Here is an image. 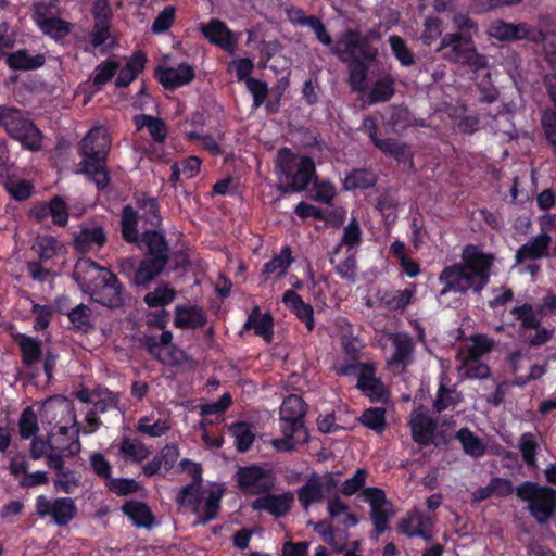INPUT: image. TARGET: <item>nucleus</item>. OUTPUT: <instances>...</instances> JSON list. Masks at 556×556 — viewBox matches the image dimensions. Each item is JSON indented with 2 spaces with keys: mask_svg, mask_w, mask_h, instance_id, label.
Here are the masks:
<instances>
[{
  "mask_svg": "<svg viewBox=\"0 0 556 556\" xmlns=\"http://www.w3.org/2000/svg\"><path fill=\"white\" fill-rule=\"evenodd\" d=\"M377 149L393 157L399 164L408 165L409 169L414 168V154L407 143L388 138L384 141H378Z\"/></svg>",
  "mask_w": 556,
  "mask_h": 556,
  "instance_id": "c756f323",
  "label": "nucleus"
},
{
  "mask_svg": "<svg viewBox=\"0 0 556 556\" xmlns=\"http://www.w3.org/2000/svg\"><path fill=\"white\" fill-rule=\"evenodd\" d=\"M340 480L333 473L327 471L320 476L313 472L308 476L306 482L296 490L298 501L303 509H308L312 505L321 503L326 497L338 492Z\"/></svg>",
  "mask_w": 556,
  "mask_h": 556,
  "instance_id": "0eeeda50",
  "label": "nucleus"
},
{
  "mask_svg": "<svg viewBox=\"0 0 556 556\" xmlns=\"http://www.w3.org/2000/svg\"><path fill=\"white\" fill-rule=\"evenodd\" d=\"M207 319L198 306H177L174 325L180 329L202 328Z\"/></svg>",
  "mask_w": 556,
  "mask_h": 556,
  "instance_id": "7c9ffc66",
  "label": "nucleus"
},
{
  "mask_svg": "<svg viewBox=\"0 0 556 556\" xmlns=\"http://www.w3.org/2000/svg\"><path fill=\"white\" fill-rule=\"evenodd\" d=\"M368 472L364 468H358L352 478L346 479L343 483H339L338 491L345 496L356 494L366 484Z\"/></svg>",
  "mask_w": 556,
  "mask_h": 556,
  "instance_id": "338daca9",
  "label": "nucleus"
},
{
  "mask_svg": "<svg viewBox=\"0 0 556 556\" xmlns=\"http://www.w3.org/2000/svg\"><path fill=\"white\" fill-rule=\"evenodd\" d=\"M390 339L394 346V353L388 359V366L391 368L395 365H402L405 368L413 362V339L407 333H392Z\"/></svg>",
  "mask_w": 556,
  "mask_h": 556,
  "instance_id": "a878e982",
  "label": "nucleus"
},
{
  "mask_svg": "<svg viewBox=\"0 0 556 556\" xmlns=\"http://www.w3.org/2000/svg\"><path fill=\"white\" fill-rule=\"evenodd\" d=\"M77 515V507L72 497H58L53 502L51 517L55 525L67 526Z\"/></svg>",
  "mask_w": 556,
  "mask_h": 556,
  "instance_id": "79ce46f5",
  "label": "nucleus"
},
{
  "mask_svg": "<svg viewBox=\"0 0 556 556\" xmlns=\"http://www.w3.org/2000/svg\"><path fill=\"white\" fill-rule=\"evenodd\" d=\"M510 314L520 321V328L525 330L533 329L534 334H530L526 342L530 348H539L547 343L553 338V330L541 327L542 319L535 314L530 303H523L510 309Z\"/></svg>",
  "mask_w": 556,
  "mask_h": 556,
  "instance_id": "9b49d317",
  "label": "nucleus"
},
{
  "mask_svg": "<svg viewBox=\"0 0 556 556\" xmlns=\"http://www.w3.org/2000/svg\"><path fill=\"white\" fill-rule=\"evenodd\" d=\"M0 127L24 149L39 151L42 147L41 131L21 109L0 105Z\"/></svg>",
  "mask_w": 556,
  "mask_h": 556,
  "instance_id": "20e7f679",
  "label": "nucleus"
},
{
  "mask_svg": "<svg viewBox=\"0 0 556 556\" xmlns=\"http://www.w3.org/2000/svg\"><path fill=\"white\" fill-rule=\"evenodd\" d=\"M389 43L394 58L403 67H409L415 64V55L401 36L391 35Z\"/></svg>",
  "mask_w": 556,
  "mask_h": 556,
  "instance_id": "864d4df0",
  "label": "nucleus"
},
{
  "mask_svg": "<svg viewBox=\"0 0 556 556\" xmlns=\"http://www.w3.org/2000/svg\"><path fill=\"white\" fill-rule=\"evenodd\" d=\"M119 68V63L113 60H106L98 64L94 68L92 76V85L97 90L108 84L116 74Z\"/></svg>",
  "mask_w": 556,
  "mask_h": 556,
  "instance_id": "13d9d810",
  "label": "nucleus"
},
{
  "mask_svg": "<svg viewBox=\"0 0 556 556\" xmlns=\"http://www.w3.org/2000/svg\"><path fill=\"white\" fill-rule=\"evenodd\" d=\"M552 237L541 232L527 243L522 244L515 253L516 264H523L527 261H538L548 257Z\"/></svg>",
  "mask_w": 556,
  "mask_h": 556,
  "instance_id": "6ab92c4d",
  "label": "nucleus"
},
{
  "mask_svg": "<svg viewBox=\"0 0 556 556\" xmlns=\"http://www.w3.org/2000/svg\"><path fill=\"white\" fill-rule=\"evenodd\" d=\"M79 154L84 156L78 164V174H84L97 189L105 190L111 184L108 169V155L111 150V137L103 126L92 127L78 144Z\"/></svg>",
  "mask_w": 556,
  "mask_h": 556,
  "instance_id": "7ed1b4c3",
  "label": "nucleus"
},
{
  "mask_svg": "<svg viewBox=\"0 0 556 556\" xmlns=\"http://www.w3.org/2000/svg\"><path fill=\"white\" fill-rule=\"evenodd\" d=\"M202 483L190 482L184 485L177 493L175 501L181 507H191L194 513H199L202 502Z\"/></svg>",
  "mask_w": 556,
  "mask_h": 556,
  "instance_id": "37998d69",
  "label": "nucleus"
},
{
  "mask_svg": "<svg viewBox=\"0 0 556 556\" xmlns=\"http://www.w3.org/2000/svg\"><path fill=\"white\" fill-rule=\"evenodd\" d=\"M39 431L38 417L31 406L23 409L18 420V432L23 440L35 437Z\"/></svg>",
  "mask_w": 556,
  "mask_h": 556,
  "instance_id": "bf43d9fd",
  "label": "nucleus"
},
{
  "mask_svg": "<svg viewBox=\"0 0 556 556\" xmlns=\"http://www.w3.org/2000/svg\"><path fill=\"white\" fill-rule=\"evenodd\" d=\"M195 77L191 65L182 62L177 67L159 65L155 68V78L166 90H176L190 84Z\"/></svg>",
  "mask_w": 556,
  "mask_h": 556,
  "instance_id": "dca6fc26",
  "label": "nucleus"
},
{
  "mask_svg": "<svg viewBox=\"0 0 556 556\" xmlns=\"http://www.w3.org/2000/svg\"><path fill=\"white\" fill-rule=\"evenodd\" d=\"M15 341L21 351L22 363L25 367H31L42 356L41 341L23 333L15 336Z\"/></svg>",
  "mask_w": 556,
  "mask_h": 556,
  "instance_id": "473e14b6",
  "label": "nucleus"
},
{
  "mask_svg": "<svg viewBox=\"0 0 556 556\" xmlns=\"http://www.w3.org/2000/svg\"><path fill=\"white\" fill-rule=\"evenodd\" d=\"M175 299V291L168 287H157L154 291L148 292L143 301L149 307H164Z\"/></svg>",
  "mask_w": 556,
  "mask_h": 556,
  "instance_id": "0e129e2a",
  "label": "nucleus"
},
{
  "mask_svg": "<svg viewBox=\"0 0 556 556\" xmlns=\"http://www.w3.org/2000/svg\"><path fill=\"white\" fill-rule=\"evenodd\" d=\"M5 63L14 72H28L42 67L46 56L41 53L31 55L27 49H20L9 53Z\"/></svg>",
  "mask_w": 556,
  "mask_h": 556,
  "instance_id": "cd10ccee",
  "label": "nucleus"
},
{
  "mask_svg": "<svg viewBox=\"0 0 556 556\" xmlns=\"http://www.w3.org/2000/svg\"><path fill=\"white\" fill-rule=\"evenodd\" d=\"M68 320L72 329L77 333L88 334L96 329L91 308L84 303L74 306L70 313Z\"/></svg>",
  "mask_w": 556,
  "mask_h": 556,
  "instance_id": "e433bc0d",
  "label": "nucleus"
},
{
  "mask_svg": "<svg viewBox=\"0 0 556 556\" xmlns=\"http://www.w3.org/2000/svg\"><path fill=\"white\" fill-rule=\"evenodd\" d=\"M393 515V505L392 506H378L374 507L370 510V518L374 525V531L377 535L382 534L387 531L389 527V520Z\"/></svg>",
  "mask_w": 556,
  "mask_h": 556,
  "instance_id": "69168bd1",
  "label": "nucleus"
},
{
  "mask_svg": "<svg viewBox=\"0 0 556 556\" xmlns=\"http://www.w3.org/2000/svg\"><path fill=\"white\" fill-rule=\"evenodd\" d=\"M307 413V406L302 396L290 394L285 397L279 409L280 431L298 433L299 442H308V432L305 428L304 418Z\"/></svg>",
  "mask_w": 556,
  "mask_h": 556,
  "instance_id": "6e6552de",
  "label": "nucleus"
},
{
  "mask_svg": "<svg viewBox=\"0 0 556 556\" xmlns=\"http://www.w3.org/2000/svg\"><path fill=\"white\" fill-rule=\"evenodd\" d=\"M349 64V85L354 91H364L369 67L362 59L351 60Z\"/></svg>",
  "mask_w": 556,
  "mask_h": 556,
  "instance_id": "3c124183",
  "label": "nucleus"
},
{
  "mask_svg": "<svg viewBox=\"0 0 556 556\" xmlns=\"http://www.w3.org/2000/svg\"><path fill=\"white\" fill-rule=\"evenodd\" d=\"M361 370L356 372V388L368 397L370 403L386 404L389 401L390 392L381 378L377 377V366L372 362L358 365Z\"/></svg>",
  "mask_w": 556,
  "mask_h": 556,
  "instance_id": "f8f14e48",
  "label": "nucleus"
},
{
  "mask_svg": "<svg viewBox=\"0 0 556 556\" xmlns=\"http://www.w3.org/2000/svg\"><path fill=\"white\" fill-rule=\"evenodd\" d=\"M200 31L210 43L229 54H235L239 37L222 20L211 18L200 26Z\"/></svg>",
  "mask_w": 556,
  "mask_h": 556,
  "instance_id": "4468645a",
  "label": "nucleus"
},
{
  "mask_svg": "<svg viewBox=\"0 0 556 556\" xmlns=\"http://www.w3.org/2000/svg\"><path fill=\"white\" fill-rule=\"evenodd\" d=\"M455 438L460 442L465 454L473 458H480L485 454V445L482 439L476 435L469 428L464 427L459 429Z\"/></svg>",
  "mask_w": 556,
  "mask_h": 556,
  "instance_id": "a19ab883",
  "label": "nucleus"
},
{
  "mask_svg": "<svg viewBox=\"0 0 556 556\" xmlns=\"http://www.w3.org/2000/svg\"><path fill=\"white\" fill-rule=\"evenodd\" d=\"M173 340V333L169 330H164L160 336H148L146 334L141 343L148 351V353L159 362L163 363L161 358V349L170 344Z\"/></svg>",
  "mask_w": 556,
  "mask_h": 556,
  "instance_id": "6e6d98bb",
  "label": "nucleus"
},
{
  "mask_svg": "<svg viewBox=\"0 0 556 556\" xmlns=\"http://www.w3.org/2000/svg\"><path fill=\"white\" fill-rule=\"evenodd\" d=\"M494 341L485 334H475L471 338V345L467 351V358L470 361H479L481 357L492 351Z\"/></svg>",
  "mask_w": 556,
  "mask_h": 556,
  "instance_id": "680f3d73",
  "label": "nucleus"
},
{
  "mask_svg": "<svg viewBox=\"0 0 556 556\" xmlns=\"http://www.w3.org/2000/svg\"><path fill=\"white\" fill-rule=\"evenodd\" d=\"M121 235L127 243H138L141 235L138 230V213L131 205H125L121 213Z\"/></svg>",
  "mask_w": 556,
  "mask_h": 556,
  "instance_id": "c9c22d12",
  "label": "nucleus"
},
{
  "mask_svg": "<svg viewBox=\"0 0 556 556\" xmlns=\"http://www.w3.org/2000/svg\"><path fill=\"white\" fill-rule=\"evenodd\" d=\"M539 450V443L535 435L532 432H525L519 439V451L522 460L529 467H536V455Z\"/></svg>",
  "mask_w": 556,
  "mask_h": 556,
  "instance_id": "4d7b16f0",
  "label": "nucleus"
},
{
  "mask_svg": "<svg viewBox=\"0 0 556 556\" xmlns=\"http://www.w3.org/2000/svg\"><path fill=\"white\" fill-rule=\"evenodd\" d=\"M106 241L108 237L102 226L84 225L80 230L74 235L73 248L76 252L85 254L103 248Z\"/></svg>",
  "mask_w": 556,
  "mask_h": 556,
  "instance_id": "a211bd4d",
  "label": "nucleus"
},
{
  "mask_svg": "<svg viewBox=\"0 0 556 556\" xmlns=\"http://www.w3.org/2000/svg\"><path fill=\"white\" fill-rule=\"evenodd\" d=\"M106 485L111 492L118 496L134 494L140 489L137 481L128 478H112Z\"/></svg>",
  "mask_w": 556,
  "mask_h": 556,
  "instance_id": "774afa93",
  "label": "nucleus"
},
{
  "mask_svg": "<svg viewBox=\"0 0 556 556\" xmlns=\"http://www.w3.org/2000/svg\"><path fill=\"white\" fill-rule=\"evenodd\" d=\"M119 455L125 460L139 464L149 457L150 451L140 441L125 437L119 444Z\"/></svg>",
  "mask_w": 556,
  "mask_h": 556,
  "instance_id": "49530a36",
  "label": "nucleus"
},
{
  "mask_svg": "<svg viewBox=\"0 0 556 556\" xmlns=\"http://www.w3.org/2000/svg\"><path fill=\"white\" fill-rule=\"evenodd\" d=\"M79 485L80 475L77 471L68 467H64L62 470L55 472V478L53 479V486L56 492L71 494L74 492V489Z\"/></svg>",
  "mask_w": 556,
  "mask_h": 556,
  "instance_id": "8fccbe9b",
  "label": "nucleus"
},
{
  "mask_svg": "<svg viewBox=\"0 0 556 556\" xmlns=\"http://www.w3.org/2000/svg\"><path fill=\"white\" fill-rule=\"evenodd\" d=\"M425 516L421 514L408 513L406 518L399 522V532L408 538H421L430 540V535L424 530Z\"/></svg>",
  "mask_w": 556,
  "mask_h": 556,
  "instance_id": "c03bdc74",
  "label": "nucleus"
},
{
  "mask_svg": "<svg viewBox=\"0 0 556 556\" xmlns=\"http://www.w3.org/2000/svg\"><path fill=\"white\" fill-rule=\"evenodd\" d=\"M516 495L528 503V510L540 525H546L556 514V490L540 485L533 481H525L516 488Z\"/></svg>",
  "mask_w": 556,
  "mask_h": 556,
  "instance_id": "423d86ee",
  "label": "nucleus"
},
{
  "mask_svg": "<svg viewBox=\"0 0 556 556\" xmlns=\"http://www.w3.org/2000/svg\"><path fill=\"white\" fill-rule=\"evenodd\" d=\"M460 260L444 266L439 274L438 281L443 286L437 295L439 300L448 293L465 295L469 290L480 294L489 285L495 261L493 254L469 243L463 248Z\"/></svg>",
  "mask_w": 556,
  "mask_h": 556,
  "instance_id": "f257e3e1",
  "label": "nucleus"
},
{
  "mask_svg": "<svg viewBox=\"0 0 556 556\" xmlns=\"http://www.w3.org/2000/svg\"><path fill=\"white\" fill-rule=\"evenodd\" d=\"M295 168V154L292 150L287 147L279 149L275 161L276 174L287 180L292 177V173Z\"/></svg>",
  "mask_w": 556,
  "mask_h": 556,
  "instance_id": "5fc2aeb1",
  "label": "nucleus"
},
{
  "mask_svg": "<svg viewBox=\"0 0 556 556\" xmlns=\"http://www.w3.org/2000/svg\"><path fill=\"white\" fill-rule=\"evenodd\" d=\"M530 30L527 23L511 24L497 20L492 23L489 34L500 41H511L529 38Z\"/></svg>",
  "mask_w": 556,
  "mask_h": 556,
  "instance_id": "bb28decb",
  "label": "nucleus"
},
{
  "mask_svg": "<svg viewBox=\"0 0 556 556\" xmlns=\"http://www.w3.org/2000/svg\"><path fill=\"white\" fill-rule=\"evenodd\" d=\"M315 173L314 161L309 156H303L296 164L292 177L287 179L286 184L279 182L276 188L281 195L302 192L308 187Z\"/></svg>",
  "mask_w": 556,
  "mask_h": 556,
  "instance_id": "2eb2a0df",
  "label": "nucleus"
},
{
  "mask_svg": "<svg viewBox=\"0 0 556 556\" xmlns=\"http://www.w3.org/2000/svg\"><path fill=\"white\" fill-rule=\"evenodd\" d=\"M140 242L146 248V257L154 258L168 264L169 244L162 227L144 230L141 233Z\"/></svg>",
  "mask_w": 556,
  "mask_h": 556,
  "instance_id": "aec40b11",
  "label": "nucleus"
},
{
  "mask_svg": "<svg viewBox=\"0 0 556 556\" xmlns=\"http://www.w3.org/2000/svg\"><path fill=\"white\" fill-rule=\"evenodd\" d=\"M358 421L366 428L380 434L387 428L386 408L384 407L366 408L359 416Z\"/></svg>",
  "mask_w": 556,
  "mask_h": 556,
  "instance_id": "09e8293b",
  "label": "nucleus"
},
{
  "mask_svg": "<svg viewBox=\"0 0 556 556\" xmlns=\"http://www.w3.org/2000/svg\"><path fill=\"white\" fill-rule=\"evenodd\" d=\"M282 302L302 323L312 331L315 327L314 309L308 303H305L301 295L294 290H287L282 294Z\"/></svg>",
  "mask_w": 556,
  "mask_h": 556,
  "instance_id": "393cba45",
  "label": "nucleus"
},
{
  "mask_svg": "<svg viewBox=\"0 0 556 556\" xmlns=\"http://www.w3.org/2000/svg\"><path fill=\"white\" fill-rule=\"evenodd\" d=\"M49 213L54 225L65 227L68 223V205L61 195H54L49 201Z\"/></svg>",
  "mask_w": 556,
  "mask_h": 556,
  "instance_id": "e2e57ef3",
  "label": "nucleus"
},
{
  "mask_svg": "<svg viewBox=\"0 0 556 556\" xmlns=\"http://www.w3.org/2000/svg\"><path fill=\"white\" fill-rule=\"evenodd\" d=\"M342 350L345 362L334 364L332 369L339 377L355 376L361 370V367L357 365L365 364L361 362V346L352 339H344L342 341Z\"/></svg>",
  "mask_w": 556,
  "mask_h": 556,
  "instance_id": "4be33fe9",
  "label": "nucleus"
},
{
  "mask_svg": "<svg viewBox=\"0 0 556 556\" xmlns=\"http://www.w3.org/2000/svg\"><path fill=\"white\" fill-rule=\"evenodd\" d=\"M132 121L138 131L147 128L153 140V143L147 150L148 157L153 161H164L165 149L163 143L168 136V128L164 119L149 114H138L134 116Z\"/></svg>",
  "mask_w": 556,
  "mask_h": 556,
  "instance_id": "9d476101",
  "label": "nucleus"
},
{
  "mask_svg": "<svg viewBox=\"0 0 556 556\" xmlns=\"http://www.w3.org/2000/svg\"><path fill=\"white\" fill-rule=\"evenodd\" d=\"M223 492L211 490L202 508L198 514V523L206 525L217 518L220 510Z\"/></svg>",
  "mask_w": 556,
  "mask_h": 556,
  "instance_id": "de8ad7c7",
  "label": "nucleus"
},
{
  "mask_svg": "<svg viewBox=\"0 0 556 556\" xmlns=\"http://www.w3.org/2000/svg\"><path fill=\"white\" fill-rule=\"evenodd\" d=\"M121 510L138 528H150L154 522V515L151 508L143 502L136 500L126 501L122 505Z\"/></svg>",
  "mask_w": 556,
  "mask_h": 556,
  "instance_id": "c85d7f7f",
  "label": "nucleus"
},
{
  "mask_svg": "<svg viewBox=\"0 0 556 556\" xmlns=\"http://www.w3.org/2000/svg\"><path fill=\"white\" fill-rule=\"evenodd\" d=\"M73 279L94 303L111 309L124 305V286L118 277L91 258H79L77 261Z\"/></svg>",
  "mask_w": 556,
  "mask_h": 556,
  "instance_id": "f03ea898",
  "label": "nucleus"
},
{
  "mask_svg": "<svg viewBox=\"0 0 556 556\" xmlns=\"http://www.w3.org/2000/svg\"><path fill=\"white\" fill-rule=\"evenodd\" d=\"M439 50L443 51V58L446 61L467 65L473 72L488 68V59L478 52L471 35L462 37L446 33L441 37Z\"/></svg>",
  "mask_w": 556,
  "mask_h": 556,
  "instance_id": "39448f33",
  "label": "nucleus"
},
{
  "mask_svg": "<svg viewBox=\"0 0 556 556\" xmlns=\"http://www.w3.org/2000/svg\"><path fill=\"white\" fill-rule=\"evenodd\" d=\"M416 293V285L403 290H387L381 296V302L391 312H403L413 302Z\"/></svg>",
  "mask_w": 556,
  "mask_h": 556,
  "instance_id": "f704fd0d",
  "label": "nucleus"
},
{
  "mask_svg": "<svg viewBox=\"0 0 556 556\" xmlns=\"http://www.w3.org/2000/svg\"><path fill=\"white\" fill-rule=\"evenodd\" d=\"M377 181L378 176L371 168H353L346 174L343 188L345 190H364L375 187Z\"/></svg>",
  "mask_w": 556,
  "mask_h": 556,
  "instance_id": "72a5a7b5",
  "label": "nucleus"
},
{
  "mask_svg": "<svg viewBox=\"0 0 556 556\" xmlns=\"http://www.w3.org/2000/svg\"><path fill=\"white\" fill-rule=\"evenodd\" d=\"M243 329L247 331L253 330L255 336L270 343L274 337V318L269 313L262 314L261 308L255 306L248 316Z\"/></svg>",
  "mask_w": 556,
  "mask_h": 556,
  "instance_id": "5701e85b",
  "label": "nucleus"
},
{
  "mask_svg": "<svg viewBox=\"0 0 556 556\" xmlns=\"http://www.w3.org/2000/svg\"><path fill=\"white\" fill-rule=\"evenodd\" d=\"M48 12L49 8L46 3L36 2L34 4V21L46 36L61 41L71 34L73 24L59 16H48Z\"/></svg>",
  "mask_w": 556,
  "mask_h": 556,
  "instance_id": "ddd939ff",
  "label": "nucleus"
},
{
  "mask_svg": "<svg viewBox=\"0 0 556 556\" xmlns=\"http://www.w3.org/2000/svg\"><path fill=\"white\" fill-rule=\"evenodd\" d=\"M362 235L359 223L353 216L344 227L340 243L334 248V253H338L341 247H346L349 251L357 248L362 243Z\"/></svg>",
  "mask_w": 556,
  "mask_h": 556,
  "instance_id": "603ef678",
  "label": "nucleus"
},
{
  "mask_svg": "<svg viewBox=\"0 0 556 556\" xmlns=\"http://www.w3.org/2000/svg\"><path fill=\"white\" fill-rule=\"evenodd\" d=\"M460 401V395L454 389L447 388L444 383L439 386L433 407L438 413H442L451 407H455Z\"/></svg>",
  "mask_w": 556,
  "mask_h": 556,
  "instance_id": "052dcab7",
  "label": "nucleus"
},
{
  "mask_svg": "<svg viewBox=\"0 0 556 556\" xmlns=\"http://www.w3.org/2000/svg\"><path fill=\"white\" fill-rule=\"evenodd\" d=\"M229 433L235 438V446L240 453L248 452L255 440L250 424L244 421L233 422L229 427Z\"/></svg>",
  "mask_w": 556,
  "mask_h": 556,
  "instance_id": "a18cd8bd",
  "label": "nucleus"
},
{
  "mask_svg": "<svg viewBox=\"0 0 556 556\" xmlns=\"http://www.w3.org/2000/svg\"><path fill=\"white\" fill-rule=\"evenodd\" d=\"M237 486L250 495H263L275 488L273 470L257 465L240 467L236 473Z\"/></svg>",
  "mask_w": 556,
  "mask_h": 556,
  "instance_id": "1a4fd4ad",
  "label": "nucleus"
},
{
  "mask_svg": "<svg viewBox=\"0 0 556 556\" xmlns=\"http://www.w3.org/2000/svg\"><path fill=\"white\" fill-rule=\"evenodd\" d=\"M166 263L144 257L140 261L134 278L132 282L139 287H148L166 267Z\"/></svg>",
  "mask_w": 556,
  "mask_h": 556,
  "instance_id": "2f4dec72",
  "label": "nucleus"
},
{
  "mask_svg": "<svg viewBox=\"0 0 556 556\" xmlns=\"http://www.w3.org/2000/svg\"><path fill=\"white\" fill-rule=\"evenodd\" d=\"M394 85L395 80L390 74L378 78L368 93L369 104L390 101L395 93Z\"/></svg>",
  "mask_w": 556,
  "mask_h": 556,
  "instance_id": "ea45409f",
  "label": "nucleus"
},
{
  "mask_svg": "<svg viewBox=\"0 0 556 556\" xmlns=\"http://www.w3.org/2000/svg\"><path fill=\"white\" fill-rule=\"evenodd\" d=\"M137 206L143 211L142 219L146 224L154 228H161L163 225V217L161 215L159 200L154 197H149L143 193L137 198Z\"/></svg>",
  "mask_w": 556,
  "mask_h": 556,
  "instance_id": "58836bf2",
  "label": "nucleus"
},
{
  "mask_svg": "<svg viewBox=\"0 0 556 556\" xmlns=\"http://www.w3.org/2000/svg\"><path fill=\"white\" fill-rule=\"evenodd\" d=\"M547 94L554 104L555 110L545 112L542 117V127L547 142L553 147L556 153V74L546 75L544 78Z\"/></svg>",
  "mask_w": 556,
  "mask_h": 556,
  "instance_id": "b1692460",
  "label": "nucleus"
},
{
  "mask_svg": "<svg viewBox=\"0 0 556 556\" xmlns=\"http://www.w3.org/2000/svg\"><path fill=\"white\" fill-rule=\"evenodd\" d=\"M294 495L288 491L282 494H263L252 503L254 510H264L276 518L285 517L292 508Z\"/></svg>",
  "mask_w": 556,
  "mask_h": 556,
  "instance_id": "f3484780",
  "label": "nucleus"
},
{
  "mask_svg": "<svg viewBox=\"0 0 556 556\" xmlns=\"http://www.w3.org/2000/svg\"><path fill=\"white\" fill-rule=\"evenodd\" d=\"M409 427L413 441L421 446H428L432 442L438 422L427 413L414 410L409 420Z\"/></svg>",
  "mask_w": 556,
  "mask_h": 556,
  "instance_id": "412c9836",
  "label": "nucleus"
},
{
  "mask_svg": "<svg viewBox=\"0 0 556 556\" xmlns=\"http://www.w3.org/2000/svg\"><path fill=\"white\" fill-rule=\"evenodd\" d=\"M293 263L292 250L289 245H285L280 253L273 256V258L266 262L262 268V276L267 279L270 275L282 277L286 275L287 269Z\"/></svg>",
  "mask_w": 556,
  "mask_h": 556,
  "instance_id": "4c0bfd02",
  "label": "nucleus"
}]
</instances>
